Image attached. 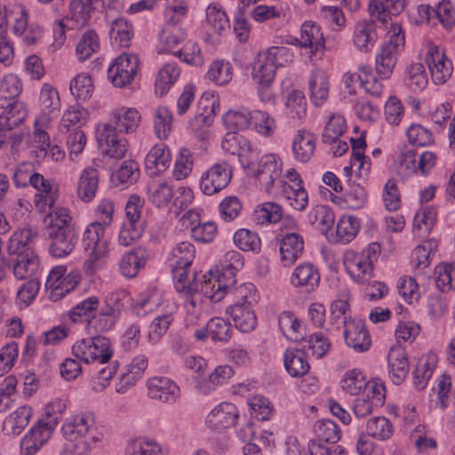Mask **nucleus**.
Segmentation results:
<instances>
[{"label":"nucleus","instance_id":"obj_1","mask_svg":"<svg viewBox=\"0 0 455 455\" xmlns=\"http://www.w3.org/2000/svg\"><path fill=\"white\" fill-rule=\"evenodd\" d=\"M141 116L133 108H120L112 113L108 124L97 129V140L100 147L105 146L103 152L106 156L121 159L127 152V140L119 133L134 132L140 125Z\"/></svg>","mask_w":455,"mask_h":455},{"label":"nucleus","instance_id":"obj_2","mask_svg":"<svg viewBox=\"0 0 455 455\" xmlns=\"http://www.w3.org/2000/svg\"><path fill=\"white\" fill-rule=\"evenodd\" d=\"M37 230L30 227L16 231L7 245L8 257L3 258L6 267H12L18 280L36 278L39 271V258L35 253L32 244L37 237Z\"/></svg>","mask_w":455,"mask_h":455},{"label":"nucleus","instance_id":"obj_3","mask_svg":"<svg viewBox=\"0 0 455 455\" xmlns=\"http://www.w3.org/2000/svg\"><path fill=\"white\" fill-rule=\"evenodd\" d=\"M380 253V244L371 243L361 252L347 251L344 254V266L351 278L358 283L370 281L373 273V263Z\"/></svg>","mask_w":455,"mask_h":455},{"label":"nucleus","instance_id":"obj_4","mask_svg":"<svg viewBox=\"0 0 455 455\" xmlns=\"http://www.w3.org/2000/svg\"><path fill=\"white\" fill-rule=\"evenodd\" d=\"M249 171L267 194L277 193L286 182L281 179L282 163L274 154L263 156L256 165L250 164Z\"/></svg>","mask_w":455,"mask_h":455},{"label":"nucleus","instance_id":"obj_5","mask_svg":"<svg viewBox=\"0 0 455 455\" xmlns=\"http://www.w3.org/2000/svg\"><path fill=\"white\" fill-rule=\"evenodd\" d=\"M72 355L85 363L94 362L106 363L113 356L111 341L108 338L100 335L81 339L72 346Z\"/></svg>","mask_w":455,"mask_h":455},{"label":"nucleus","instance_id":"obj_6","mask_svg":"<svg viewBox=\"0 0 455 455\" xmlns=\"http://www.w3.org/2000/svg\"><path fill=\"white\" fill-rule=\"evenodd\" d=\"M104 226L100 222L91 223L85 229L83 236V246L88 253L85 265L88 269L99 266V262L107 253V242L103 239Z\"/></svg>","mask_w":455,"mask_h":455},{"label":"nucleus","instance_id":"obj_7","mask_svg":"<svg viewBox=\"0 0 455 455\" xmlns=\"http://www.w3.org/2000/svg\"><path fill=\"white\" fill-rule=\"evenodd\" d=\"M94 423V417L90 412L74 415L68 418L62 426V435L68 442L86 441L90 445L91 442L98 441L93 435Z\"/></svg>","mask_w":455,"mask_h":455},{"label":"nucleus","instance_id":"obj_8","mask_svg":"<svg viewBox=\"0 0 455 455\" xmlns=\"http://www.w3.org/2000/svg\"><path fill=\"white\" fill-rule=\"evenodd\" d=\"M232 169L226 161L216 163L202 173L200 178V190L205 196H213L230 183Z\"/></svg>","mask_w":455,"mask_h":455},{"label":"nucleus","instance_id":"obj_9","mask_svg":"<svg viewBox=\"0 0 455 455\" xmlns=\"http://www.w3.org/2000/svg\"><path fill=\"white\" fill-rule=\"evenodd\" d=\"M56 428L55 419L44 422L41 419L23 436L20 443L21 455H35L51 439Z\"/></svg>","mask_w":455,"mask_h":455},{"label":"nucleus","instance_id":"obj_10","mask_svg":"<svg viewBox=\"0 0 455 455\" xmlns=\"http://www.w3.org/2000/svg\"><path fill=\"white\" fill-rule=\"evenodd\" d=\"M138 68L139 59L136 55L122 54L108 68V78L114 86L124 87L134 79Z\"/></svg>","mask_w":455,"mask_h":455},{"label":"nucleus","instance_id":"obj_11","mask_svg":"<svg viewBox=\"0 0 455 455\" xmlns=\"http://www.w3.org/2000/svg\"><path fill=\"white\" fill-rule=\"evenodd\" d=\"M120 298L111 296L107 300L104 307H100L99 313L94 314L90 320H88V331L93 332H105L111 330L116 323L119 317L123 303L119 302Z\"/></svg>","mask_w":455,"mask_h":455},{"label":"nucleus","instance_id":"obj_12","mask_svg":"<svg viewBox=\"0 0 455 455\" xmlns=\"http://www.w3.org/2000/svg\"><path fill=\"white\" fill-rule=\"evenodd\" d=\"M431 78L435 84H443L451 77L453 66L443 52L436 46L428 48L425 58Z\"/></svg>","mask_w":455,"mask_h":455},{"label":"nucleus","instance_id":"obj_13","mask_svg":"<svg viewBox=\"0 0 455 455\" xmlns=\"http://www.w3.org/2000/svg\"><path fill=\"white\" fill-rule=\"evenodd\" d=\"M148 395L151 399L164 403H175L180 396L179 386L166 377H153L147 381Z\"/></svg>","mask_w":455,"mask_h":455},{"label":"nucleus","instance_id":"obj_14","mask_svg":"<svg viewBox=\"0 0 455 455\" xmlns=\"http://www.w3.org/2000/svg\"><path fill=\"white\" fill-rule=\"evenodd\" d=\"M28 184L37 190L34 198L36 208L40 212L52 209L58 198L57 187L36 172H33Z\"/></svg>","mask_w":455,"mask_h":455},{"label":"nucleus","instance_id":"obj_15","mask_svg":"<svg viewBox=\"0 0 455 455\" xmlns=\"http://www.w3.org/2000/svg\"><path fill=\"white\" fill-rule=\"evenodd\" d=\"M148 366V358L147 355L140 354L134 356L116 382V391L118 394L126 393L143 377Z\"/></svg>","mask_w":455,"mask_h":455},{"label":"nucleus","instance_id":"obj_16","mask_svg":"<svg viewBox=\"0 0 455 455\" xmlns=\"http://www.w3.org/2000/svg\"><path fill=\"white\" fill-rule=\"evenodd\" d=\"M51 240L49 253L53 258H65L75 249L78 241L77 230L48 231Z\"/></svg>","mask_w":455,"mask_h":455},{"label":"nucleus","instance_id":"obj_17","mask_svg":"<svg viewBox=\"0 0 455 455\" xmlns=\"http://www.w3.org/2000/svg\"><path fill=\"white\" fill-rule=\"evenodd\" d=\"M238 416V410L234 403H221L207 415L206 425L212 430L221 431L234 426Z\"/></svg>","mask_w":455,"mask_h":455},{"label":"nucleus","instance_id":"obj_18","mask_svg":"<svg viewBox=\"0 0 455 455\" xmlns=\"http://www.w3.org/2000/svg\"><path fill=\"white\" fill-rule=\"evenodd\" d=\"M343 335L347 346L356 353L367 351L371 345L369 331L361 321L349 320Z\"/></svg>","mask_w":455,"mask_h":455},{"label":"nucleus","instance_id":"obj_19","mask_svg":"<svg viewBox=\"0 0 455 455\" xmlns=\"http://www.w3.org/2000/svg\"><path fill=\"white\" fill-rule=\"evenodd\" d=\"M208 100L201 99L198 103V108H203V112L196 113L195 116L189 121V128L193 133L201 140H205L208 138V128L212 124L215 112V102H207Z\"/></svg>","mask_w":455,"mask_h":455},{"label":"nucleus","instance_id":"obj_20","mask_svg":"<svg viewBox=\"0 0 455 455\" xmlns=\"http://www.w3.org/2000/svg\"><path fill=\"white\" fill-rule=\"evenodd\" d=\"M387 364L389 376L393 383L395 385L402 384L410 370L405 349L399 346L391 347L387 355Z\"/></svg>","mask_w":455,"mask_h":455},{"label":"nucleus","instance_id":"obj_21","mask_svg":"<svg viewBox=\"0 0 455 455\" xmlns=\"http://www.w3.org/2000/svg\"><path fill=\"white\" fill-rule=\"evenodd\" d=\"M66 270V267L57 266L49 273L45 282V287L48 290H52V297H62L73 290L77 284L76 276L70 277L68 275L63 278Z\"/></svg>","mask_w":455,"mask_h":455},{"label":"nucleus","instance_id":"obj_22","mask_svg":"<svg viewBox=\"0 0 455 455\" xmlns=\"http://www.w3.org/2000/svg\"><path fill=\"white\" fill-rule=\"evenodd\" d=\"M234 375V371L229 365H220L208 376H198L196 378V388L203 394L208 395L214 391L220 385L226 383Z\"/></svg>","mask_w":455,"mask_h":455},{"label":"nucleus","instance_id":"obj_23","mask_svg":"<svg viewBox=\"0 0 455 455\" xmlns=\"http://www.w3.org/2000/svg\"><path fill=\"white\" fill-rule=\"evenodd\" d=\"M292 44L304 48H310L311 51H318L324 48V37L319 25L314 21H305L300 29V37L294 38Z\"/></svg>","mask_w":455,"mask_h":455},{"label":"nucleus","instance_id":"obj_24","mask_svg":"<svg viewBox=\"0 0 455 455\" xmlns=\"http://www.w3.org/2000/svg\"><path fill=\"white\" fill-rule=\"evenodd\" d=\"M92 12H94L92 0H71L66 20L67 26L71 29L86 26Z\"/></svg>","mask_w":455,"mask_h":455},{"label":"nucleus","instance_id":"obj_25","mask_svg":"<svg viewBox=\"0 0 455 455\" xmlns=\"http://www.w3.org/2000/svg\"><path fill=\"white\" fill-rule=\"evenodd\" d=\"M149 259V252L143 247H136L126 252L120 261V271L128 278L135 277Z\"/></svg>","mask_w":455,"mask_h":455},{"label":"nucleus","instance_id":"obj_26","mask_svg":"<svg viewBox=\"0 0 455 455\" xmlns=\"http://www.w3.org/2000/svg\"><path fill=\"white\" fill-rule=\"evenodd\" d=\"M227 313L235 322V327L242 332H250L257 325V317L252 306L235 303L227 309Z\"/></svg>","mask_w":455,"mask_h":455},{"label":"nucleus","instance_id":"obj_27","mask_svg":"<svg viewBox=\"0 0 455 455\" xmlns=\"http://www.w3.org/2000/svg\"><path fill=\"white\" fill-rule=\"evenodd\" d=\"M377 37L376 26L372 20H362L355 24L353 42L358 50L370 52Z\"/></svg>","mask_w":455,"mask_h":455},{"label":"nucleus","instance_id":"obj_28","mask_svg":"<svg viewBox=\"0 0 455 455\" xmlns=\"http://www.w3.org/2000/svg\"><path fill=\"white\" fill-rule=\"evenodd\" d=\"M99 188L98 170L93 167L85 168L80 174L77 182V196L84 203L91 202L96 196Z\"/></svg>","mask_w":455,"mask_h":455},{"label":"nucleus","instance_id":"obj_29","mask_svg":"<svg viewBox=\"0 0 455 455\" xmlns=\"http://www.w3.org/2000/svg\"><path fill=\"white\" fill-rule=\"evenodd\" d=\"M291 281L295 287H303L306 291H311L318 286L320 274L313 264L304 263L294 269Z\"/></svg>","mask_w":455,"mask_h":455},{"label":"nucleus","instance_id":"obj_30","mask_svg":"<svg viewBox=\"0 0 455 455\" xmlns=\"http://www.w3.org/2000/svg\"><path fill=\"white\" fill-rule=\"evenodd\" d=\"M315 149V136L305 130L299 131L292 142L294 158L300 163H307L314 155Z\"/></svg>","mask_w":455,"mask_h":455},{"label":"nucleus","instance_id":"obj_31","mask_svg":"<svg viewBox=\"0 0 455 455\" xmlns=\"http://www.w3.org/2000/svg\"><path fill=\"white\" fill-rule=\"evenodd\" d=\"M304 242L302 237L295 233H289L280 243L281 260L284 267L291 266L302 254Z\"/></svg>","mask_w":455,"mask_h":455},{"label":"nucleus","instance_id":"obj_32","mask_svg":"<svg viewBox=\"0 0 455 455\" xmlns=\"http://www.w3.org/2000/svg\"><path fill=\"white\" fill-rule=\"evenodd\" d=\"M33 409L28 405L19 407L4 421L3 430L8 435H19L28 425Z\"/></svg>","mask_w":455,"mask_h":455},{"label":"nucleus","instance_id":"obj_33","mask_svg":"<svg viewBox=\"0 0 455 455\" xmlns=\"http://www.w3.org/2000/svg\"><path fill=\"white\" fill-rule=\"evenodd\" d=\"M308 86L313 103L315 106H321L329 95L330 83L326 72L322 69L312 71L308 79Z\"/></svg>","mask_w":455,"mask_h":455},{"label":"nucleus","instance_id":"obj_34","mask_svg":"<svg viewBox=\"0 0 455 455\" xmlns=\"http://www.w3.org/2000/svg\"><path fill=\"white\" fill-rule=\"evenodd\" d=\"M148 200L156 207L166 206L173 197L172 185L164 180H153L147 185Z\"/></svg>","mask_w":455,"mask_h":455},{"label":"nucleus","instance_id":"obj_35","mask_svg":"<svg viewBox=\"0 0 455 455\" xmlns=\"http://www.w3.org/2000/svg\"><path fill=\"white\" fill-rule=\"evenodd\" d=\"M109 37L114 47H129L133 37V27L124 18L116 19L110 26Z\"/></svg>","mask_w":455,"mask_h":455},{"label":"nucleus","instance_id":"obj_36","mask_svg":"<svg viewBox=\"0 0 455 455\" xmlns=\"http://www.w3.org/2000/svg\"><path fill=\"white\" fill-rule=\"evenodd\" d=\"M283 363L287 372L294 378L306 375L310 369L305 352L299 349H287Z\"/></svg>","mask_w":455,"mask_h":455},{"label":"nucleus","instance_id":"obj_37","mask_svg":"<svg viewBox=\"0 0 455 455\" xmlns=\"http://www.w3.org/2000/svg\"><path fill=\"white\" fill-rule=\"evenodd\" d=\"M171 163V152L164 143L155 145L145 158V166L153 172H162Z\"/></svg>","mask_w":455,"mask_h":455},{"label":"nucleus","instance_id":"obj_38","mask_svg":"<svg viewBox=\"0 0 455 455\" xmlns=\"http://www.w3.org/2000/svg\"><path fill=\"white\" fill-rule=\"evenodd\" d=\"M436 363L437 356L435 354H428L419 360L413 371V385L418 390H422L426 387Z\"/></svg>","mask_w":455,"mask_h":455},{"label":"nucleus","instance_id":"obj_39","mask_svg":"<svg viewBox=\"0 0 455 455\" xmlns=\"http://www.w3.org/2000/svg\"><path fill=\"white\" fill-rule=\"evenodd\" d=\"M100 48L99 35L94 29L90 28L81 36L76 47V53L80 61H84L90 59L92 54L98 52Z\"/></svg>","mask_w":455,"mask_h":455},{"label":"nucleus","instance_id":"obj_40","mask_svg":"<svg viewBox=\"0 0 455 455\" xmlns=\"http://www.w3.org/2000/svg\"><path fill=\"white\" fill-rule=\"evenodd\" d=\"M44 222L48 225V231L76 230L70 211L63 207L53 209L45 216Z\"/></svg>","mask_w":455,"mask_h":455},{"label":"nucleus","instance_id":"obj_41","mask_svg":"<svg viewBox=\"0 0 455 455\" xmlns=\"http://www.w3.org/2000/svg\"><path fill=\"white\" fill-rule=\"evenodd\" d=\"M206 24L217 35H221L230 28L226 12L217 3L211 4L206 9Z\"/></svg>","mask_w":455,"mask_h":455},{"label":"nucleus","instance_id":"obj_42","mask_svg":"<svg viewBox=\"0 0 455 455\" xmlns=\"http://www.w3.org/2000/svg\"><path fill=\"white\" fill-rule=\"evenodd\" d=\"M275 69L266 54L259 53L252 68V78L258 84H271L275 79Z\"/></svg>","mask_w":455,"mask_h":455},{"label":"nucleus","instance_id":"obj_43","mask_svg":"<svg viewBox=\"0 0 455 455\" xmlns=\"http://www.w3.org/2000/svg\"><path fill=\"white\" fill-rule=\"evenodd\" d=\"M222 121L228 132L237 133L250 126L251 121V111L246 108L228 110L223 115Z\"/></svg>","mask_w":455,"mask_h":455},{"label":"nucleus","instance_id":"obj_44","mask_svg":"<svg viewBox=\"0 0 455 455\" xmlns=\"http://www.w3.org/2000/svg\"><path fill=\"white\" fill-rule=\"evenodd\" d=\"M307 220L322 233H327L334 224L335 216L329 206L319 204L308 212Z\"/></svg>","mask_w":455,"mask_h":455},{"label":"nucleus","instance_id":"obj_45","mask_svg":"<svg viewBox=\"0 0 455 455\" xmlns=\"http://www.w3.org/2000/svg\"><path fill=\"white\" fill-rule=\"evenodd\" d=\"M397 54L390 48L380 46L375 58V70L381 79H388L397 62Z\"/></svg>","mask_w":455,"mask_h":455},{"label":"nucleus","instance_id":"obj_46","mask_svg":"<svg viewBox=\"0 0 455 455\" xmlns=\"http://www.w3.org/2000/svg\"><path fill=\"white\" fill-rule=\"evenodd\" d=\"M360 226L359 219L353 216H342L337 223L335 243H350L358 234Z\"/></svg>","mask_w":455,"mask_h":455},{"label":"nucleus","instance_id":"obj_47","mask_svg":"<svg viewBox=\"0 0 455 455\" xmlns=\"http://www.w3.org/2000/svg\"><path fill=\"white\" fill-rule=\"evenodd\" d=\"M186 31L179 27L165 26L159 35L158 52H172L176 46L185 41Z\"/></svg>","mask_w":455,"mask_h":455},{"label":"nucleus","instance_id":"obj_48","mask_svg":"<svg viewBox=\"0 0 455 455\" xmlns=\"http://www.w3.org/2000/svg\"><path fill=\"white\" fill-rule=\"evenodd\" d=\"M278 326L288 339L299 341L303 339L300 322L291 312L283 311L279 315Z\"/></svg>","mask_w":455,"mask_h":455},{"label":"nucleus","instance_id":"obj_49","mask_svg":"<svg viewBox=\"0 0 455 455\" xmlns=\"http://www.w3.org/2000/svg\"><path fill=\"white\" fill-rule=\"evenodd\" d=\"M404 82L412 92H420L426 88L428 83L427 75L422 63H411L405 70Z\"/></svg>","mask_w":455,"mask_h":455},{"label":"nucleus","instance_id":"obj_50","mask_svg":"<svg viewBox=\"0 0 455 455\" xmlns=\"http://www.w3.org/2000/svg\"><path fill=\"white\" fill-rule=\"evenodd\" d=\"M283 215L282 207L275 203H264L259 205L251 215L257 225H267L278 222Z\"/></svg>","mask_w":455,"mask_h":455},{"label":"nucleus","instance_id":"obj_51","mask_svg":"<svg viewBox=\"0 0 455 455\" xmlns=\"http://www.w3.org/2000/svg\"><path fill=\"white\" fill-rule=\"evenodd\" d=\"M21 92V85L17 76H5L0 81V108L10 107Z\"/></svg>","mask_w":455,"mask_h":455},{"label":"nucleus","instance_id":"obj_52","mask_svg":"<svg viewBox=\"0 0 455 455\" xmlns=\"http://www.w3.org/2000/svg\"><path fill=\"white\" fill-rule=\"evenodd\" d=\"M2 108L4 110L0 115V124H4L8 130H12L27 117V109L24 104L17 99L14 102H11L10 107Z\"/></svg>","mask_w":455,"mask_h":455},{"label":"nucleus","instance_id":"obj_53","mask_svg":"<svg viewBox=\"0 0 455 455\" xmlns=\"http://www.w3.org/2000/svg\"><path fill=\"white\" fill-rule=\"evenodd\" d=\"M184 308L186 326H194L199 323L203 312V299L198 291L185 293Z\"/></svg>","mask_w":455,"mask_h":455},{"label":"nucleus","instance_id":"obj_54","mask_svg":"<svg viewBox=\"0 0 455 455\" xmlns=\"http://www.w3.org/2000/svg\"><path fill=\"white\" fill-rule=\"evenodd\" d=\"M125 455H164L159 443L146 438L129 440Z\"/></svg>","mask_w":455,"mask_h":455},{"label":"nucleus","instance_id":"obj_55","mask_svg":"<svg viewBox=\"0 0 455 455\" xmlns=\"http://www.w3.org/2000/svg\"><path fill=\"white\" fill-rule=\"evenodd\" d=\"M172 114L166 107L160 106L154 111V132L159 140H166L172 129Z\"/></svg>","mask_w":455,"mask_h":455},{"label":"nucleus","instance_id":"obj_56","mask_svg":"<svg viewBox=\"0 0 455 455\" xmlns=\"http://www.w3.org/2000/svg\"><path fill=\"white\" fill-rule=\"evenodd\" d=\"M349 320H352L349 315V304L347 300L337 299L331 305L330 315V331H339L340 328L346 329Z\"/></svg>","mask_w":455,"mask_h":455},{"label":"nucleus","instance_id":"obj_57","mask_svg":"<svg viewBox=\"0 0 455 455\" xmlns=\"http://www.w3.org/2000/svg\"><path fill=\"white\" fill-rule=\"evenodd\" d=\"M172 267V277L174 282L175 290L180 293H188L198 291L197 275H195L194 279L187 283L188 272L191 266H180L171 264Z\"/></svg>","mask_w":455,"mask_h":455},{"label":"nucleus","instance_id":"obj_58","mask_svg":"<svg viewBox=\"0 0 455 455\" xmlns=\"http://www.w3.org/2000/svg\"><path fill=\"white\" fill-rule=\"evenodd\" d=\"M315 440L336 443L340 439V429L338 425L330 419L317 420L313 427Z\"/></svg>","mask_w":455,"mask_h":455},{"label":"nucleus","instance_id":"obj_59","mask_svg":"<svg viewBox=\"0 0 455 455\" xmlns=\"http://www.w3.org/2000/svg\"><path fill=\"white\" fill-rule=\"evenodd\" d=\"M206 76L214 84L225 85L232 80L233 67L228 61L218 60L210 65Z\"/></svg>","mask_w":455,"mask_h":455},{"label":"nucleus","instance_id":"obj_60","mask_svg":"<svg viewBox=\"0 0 455 455\" xmlns=\"http://www.w3.org/2000/svg\"><path fill=\"white\" fill-rule=\"evenodd\" d=\"M221 147L224 151L230 155H238L239 156H247L251 152L250 142L243 136L234 132H228L222 140Z\"/></svg>","mask_w":455,"mask_h":455},{"label":"nucleus","instance_id":"obj_61","mask_svg":"<svg viewBox=\"0 0 455 455\" xmlns=\"http://www.w3.org/2000/svg\"><path fill=\"white\" fill-rule=\"evenodd\" d=\"M99 307V298L96 296H90L72 307L69 312V318L74 323L85 321L88 323V320L91 319V314L95 312Z\"/></svg>","mask_w":455,"mask_h":455},{"label":"nucleus","instance_id":"obj_62","mask_svg":"<svg viewBox=\"0 0 455 455\" xmlns=\"http://www.w3.org/2000/svg\"><path fill=\"white\" fill-rule=\"evenodd\" d=\"M198 283V294L203 297L208 298L212 302L220 301L224 296L225 291L218 289V282L213 277V272H209V276L203 275L200 278L197 277Z\"/></svg>","mask_w":455,"mask_h":455},{"label":"nucleus","instance_id":"obj_63","mask_svg":"<svg viewBox=\"0 0 455 455\" xmlns=\"http://www.w3.org/2000/svg\"><path fill=\"white\" fill-rule=\"evenodd\" d=\"M196 256L195 246L188 241L180 242L171 251L169 260L171 264L191 266Z\"/></svg>","mask_w":455,"mask_h":455},{"label":"nucleus","instance_id":"obj_64","mask_svg":"<svg viewBox=\"0 0 455 455\" xmlns=\"http://www.w3.org/2000/svg\"><path fill=\"white\" fill-rule=\"evenodd\" d=\"M435 283L441 291L455 288V262L441 263L435 267Z\"/></svg>","mask_w":455,"mask_h":455}]
</instances>
